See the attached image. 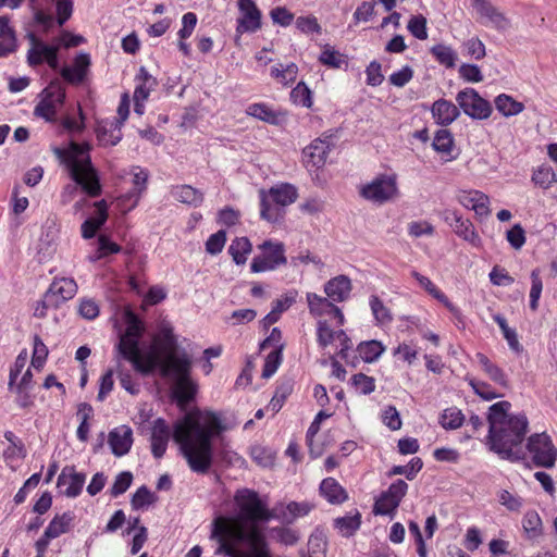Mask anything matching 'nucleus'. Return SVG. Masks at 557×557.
Returning a JSON list of instances; mask_svg holds the SVG:
<instances>
[{
	"label": "nucleus",
	"instance_id": "obj_1",
	"mask_svg": "<svg viewBox=\"0 0 557 557\" xmlns=\"http://www.w3.org/2000/svg\"><path fill=\"white\" fill-rule=\"evenodd\" d=\"M226 431L219 413L212 410H193L177 420L173 428V440L180 445L189 468L197 473H207L212 466V440Z\"/></svg>",
	"mask_w": 557,
	"mask_h": 557
},
{
	"label": "nucleus",
	"instance_id": "obj_2",
	"mask_svg": "<svg viewBox=\"0 0 557 557\" xmlns=\"http://www.w3.org/2000/svg\"><path fill=\"white\" fill-rule=\"evenodd\" d=\"M511 404L506 400L498 401L490 407L488 443L491 450L500 458L512 462L524 459L525 453L521 444L528 431L525 414L510 416L508 411Z\"/></svg>",
	"mask_w": 557,
	"mask_h": 557
},
{
	"label": "nucleus",
	"instance_id": "obj_3",
	"mask_svg": "<svg viewBox=\"0 0 557 557\" xmlns=\"http://www.w3.org/2000/svg\"><path fill=\"white\" fill-rule=\"evenodd\" d=\"M210 537L219 543L216 554L228 557H270L265 537L255 528H242L237 521L214 519Z\"/></svg>",
	"mask_w": 557,
	"mask_h": 557
},
{
	"label": "nucleus",
	"instance_id": "obj_4",
	"mask_svg": "<svg viewBox=\"0 0 557 557\" xmlns=\"http://www.w3.org/2000/svg\"><path fill=\"white\" fill-rule=\"evenodd\" d=\"M89 146L72 143L67 150L57 149L55 152L62 163H64L73 181L79 185L83 190L91 197H96L101 191L98 176L91 165L88 156Z\"/></svg>",
	"mask_w": 557,
	"mask_h": 557
},
{
	"label": "nucleus",
	"instance_id": "obj_5",
	"mask_svg": "<svg viewBox=\"0 0 557 557\" xmlns=\"http://www.w3.org/2000/svg\"><path fill=\"white\" fill-rule=\"evenodd\" d=\"M127 327L120 336L117 350L127 361L132 362L134 369L141 374H149L158 366L157 354L143 355L139 349V338L143 335L144 327L138 317L132 312L125 313Z\"/></svg>",
	"mask_w": 557,
	"mask_h": 557
},
{
	"label": "nucleus",
	"instance_id": "obj_6",
	"mask_svg": "<svg viewBox=\"0 0 557 557\" xmlns=\"http://www.w3.org/2000/svg\"><path fill=\"white\" fill-rule=\"evenodd\" d=\"M234 502L239 510L236 518L218 517L227 521H237L242 528L250 530L255 528L261 536H264L262 531L258 528V522H268L274 519L273 509H269L259 494L249 488L237 490L234 495Z\"/></svg>",
	"mask_w": 557,
	"mask_h": 557
},
{
	"label": "nucleus",
	"instance_id": "obj_7",
	"mask_svg": "<svg viewBox=\"0 0 557 557\" xmlns=\"http://www.w3.org/2000/svg\"><path fill=\"white\" fill-rule=\"evenodd\" d=\"M191 363L190 356H184L180 359L172 358L168 366L160 369L162 376L174 380L173 394L183 409L195 399L197 393V384L190 377Z\"/></svg>",
	"mask_w": 557,
	"mask_h": 557
},
{
	"label": "nucleus",
	"instance_id": "obj_8",
	"mask_svg": "<svg viewBox=\"0 0 557 557\" xmlns=\"http://www.w3.org/2000/svg\"><path fill=\"white\" fill-rule=\"evenodd\" d=\"M27 354L25 350L21 351L10 371L9 388L15 394L17 404L21 407H27L33 404V371L35 367V347L30 356V363L26 367Z\"/></svg>",
	"mask_w": 557,
	"mask_h": 557
},
{
	"label": "nucleus",
	"instance_id": "obj_9",
	"mask_svg": "<svg viewBox=\"0 0 557 557\" xmlns=\"http://www.w3.org/2000/svg\"><path fill=\"white\" fill-rule=\"evenodd\" d=\"M262 255L252 259L250 269L253 273L273 271L287 263L285 246L281 242L264 240L258 246Z\"/></svg>",
	"mask_w": 557,
	"mask_h": 557
},
{
	"label": "nucleus",
	"instance_id": "obj_10",
	"mask_svg": "<svg viewBox=\"0 0 557 557\" xmlns=\"http://www.w3.org/2000/svg\"><path fill=\"white\" fill-rule=\"evenodd\" d=\"M527 449L536 467H554L557 459V448L547 433L543 432L532 434L528 438Z\"/></svg>",
	"mask_w": 557,
	"mask_h": 557
},
{
	"label": "nucleus",
	"instance_id": "obj_11",
	"mask_svg": "<svg viewBox=\"0 0 557 557\" xmlns=\"http://www.w3.org/2000/svg\"><path fill=\"white\" fill-rule=\"evenodd\" d=\"M398 194L395 175L381 174L360 189V196L374 203H385Z\"/></svg>",
	"mask_w": 557,
	"mask_h": 557
},
{
	"label": "nucleus",
	"instance_id": "obj_12",
	"mask_svg": "<svg viewBox=\"0 0 557 557\" xmlns=\"http://www.w3.org/2000/svg\"><path fill=\"white\" fill-rule=\"evenodd\" d=\"M41 100L37 104V116L47 122L55 121L57 111L62 107L65 92L60 82H52L41 92Z\"/></svg>",
	"mask_w": 557,
	"mask_h": 557
},
{
	"label": "nucleus",
	"instance_id": "obj_13",
	"mask_svg": "<svg viewBox=\"0 0 557 557\" xmlns=\"http://www.w3.org/2000/svg\"><path fill=\"white\" fill-rule=\"evenodd\" d=\"M459 108L470 117L485 120L492 113L490 102L483 99L473 88H466L457 94Z\"/></svg>",
	"mask_w": 557,
	"mask_h": 557
},
{
	"label": "nucleus",
	"instance_id": "obj_14",
	"mask_svg": "<svg viewBox=\"0 0 557 557\" xmlns=\"http://www.w3.org/2000/svg\"><path fill=\"white\" fill-rule=\"evenodd\" d=\"M76 292L77 285L73 278H55L42 297V308L58 307L60 304L73 298Z\"/></svg>",
	"mask_w": 557,
	"mask_h": 557
},
{
	"label": "nucleus",
	"instance_id": "obj_15",
	"mask_svg": "<svg viewBox=\"0 0 557 557\" xmlns=\"http://www.w3.org/2000/svg\"><path fill=\"white\" fill-rule=\"evenodd\" d=\"M73 520V516L70 512H64L61 516H55L47 529L44 532V535L37 540V557H44V552L46 550L49 542L53 539L59 537L60 535L70 531V525Z\"/></svg>",
	"mask_w": 557,
	"mask_h": 557
},
{
	"label": "nucleus",
	"instance_id": "obj_16",
	"mask_svg": "<svg viewBox=\"0 0 557 557\" xmlns=\"http://www.w3.org/2000/svg\"><path fill=\"white\" fill-rule=\"evenodd\" d=\"M238 9L242 16L238 18L237 33H255L260 29L261 12L253 0H238Z\"/></svg>",
	"mask_w": 557,
	"mask_h": 557
},
{
	"label": "nucleus",
	"instance_id": "obj_17",
	"mask_svg": "<svg viewBox=\"0 0 557 557\" xmlns=\"http://www.w3.org/2000/svg\"><path fill=\"white\" fill-rule=\"evenodd\" d=\"M160 335L162 337V356L157 355V368L161 369V367L168 366L172 358L180 359L183 358L184 356H189L186 351H177V339L173 333V329L170 325H163L160 330Z\"/></svg>",
	"mask_w": 557,
	"mask_h": 557
},
{
	"label": "nucleus",
	"instance_id": "obj_18",
	"mask_svg": "<svg viewBox=\"0 0 557 557\" xmlns=\"http://www.w3.org/2000/svg\"><path fill=\"white\" fill-rule=\"evenodd\" d=\"M84 473L76 472L74 467H65L58 478V487L67 497H76L81 494L85 484Z\"/></svg>",
	"mask_w": 557,
	"mask_h": 557
},
{
	"label": "nucleus",
	"instance_id": "obj_19",
	"mask_svg": "<svg viewBox=\"0 0 557 557\" xmlns=\"http://www.w3.org/2000/svg\"><path fill=\"white\" fill-rule=\"evenodd\" d=\"M314 505L308 502H290L287 505L278 504L273 508L274 519L281 520L284 524L293 523L297 518L307 516Z\"/></svg>",
	"mask_w": 557,
	"mask_h": 557
},
{
	"label": "nucleus",
	"instance_id": "obj_20",
	"mask_svg": "<svg viewBox=\"0 0 557 557\" xmlns=\"http://www.w3.org/2000/svg\"><path fill=\"white\" fill-rule=\"evenodd\" d=\"M331 136L314 139L304 149V161L307 165L321 168L326 162L327 153L331 149Z\"/></svg>",
	"mask_w": 557,
	"mask_h": 557
},
{
	"label": "nucleus",
	"instance_id": "obj_21",
	"mask_svg": "<svg viewBox=\"0 0 557 557\" xmlns=\"http://www.w3.org/2000/svg\"><path fill=\"white\" fill-rule=\"evenodd\" d=\"M171 437V430L165 420L158 418L153 421L151 429V451L154 458H161L166 450Z\"/></svg>",
	"mask_w": 557,
	"mask_h": 557
},
{
	"label": "nucleus",
	"instance_id": "obj_22",
	"mask_svg": "<svg viewBox=\"0 0 557 557\" xmlns=\"http://www.w3.org/2000/svg\"><path fill=\"white\" fill-rule=\"evenodd\" d=\"M109 445L117 457L126 455L133 445V431L127 425H120L109 433Z\"/></svg>",
	"mask_w": 557,
	"mask_h": 557
},
{
	"label": "nucleus",
	"instance_id": "obj_23",
	"mask_svg": "<svg viewBox=\"0 0 557 557\" xmlns=\"http://www.w3.org/2000/svg\"><path fill=\"white\" fill-rule=\"evenodd\" d=\"M458 201L463 207L475 211L479 215H487L490 213L488 197L479 190L461 191L458 195Z\"/></svg>",
	"mask_w": 557,
	"mask_h": 557
},
{
	"label": "nucleus",
	"instance_id": "obj_24",
	"mask_svg": "<svg viewBox=\"0 0 557 557\" xmlns=\"http://www.w3.org/2000/svg\"><path fill=\"white\" fill-rule=\"evenodd\" d=\"M431 111L436 123L442 126L450 125L460 114L458 107L446 99L434 101Z\"/></svg>",
	"mask_w": 557,
	"mask_h": 557
},
{
	"label": "nucleus",
	"instance_id": "obj_25",
	"mask_svg": "<svg viewBox=\"0 0 557 557\" xmlns=\"http://www.w3.org/2000/svg\"><path fill=\"white\" fill-rule=\"evenodd\" d=\"M351 290V281L346 275H338L330 280L325 286L324 292L327 297L335 302H342L349 297Z\"/></svg>",
	"mask_w": 557,
	"mask_h": 557
},
{
	"label": "nucleus",
	"instance_id": "obj_26",
	"mask_svg": "<svg viewBox=\"0 0 557 557\" xmlns=\"http://www.w3.org/2000/svg\"><path fill=\"white\" fill-rule=\"evenodd\" d=\"M5 440L9 442L8 448L3 451V458L7 465L15 469L17 461L26 456V449L23 442L11 431L4 433Z\"/></svg>",
	"mask_w": 557,
	"mask_h": 557
},
{
	"label": "nucleus",
	"instance_id": "obj_27",
	"mask_svg": "<svg viewBox=\"0 0 557 557\" xmlns=\"http://www.w3.org/2000/svg\"><path fill=\"white\" fill-rule=\"evenodd\" d=\"M96 207V216L87 219L82 224V235L84 238H92L97 231L104 224L108 219V208L104 200L97 201L95 203Z\"/></svg>",
	"mask_w": 557,
	"mask_h": 557
},
{
	"label": "nucleus",
	"instance_id": "obj_28",
	"mask_svg": "<svg viewBox=\"0 0 557 557\" xmlns=\"http://www.w3.org/2000/svg\"><path fill=\"white\" fill-rule=\"evenodd\" d=\"M320 493L331 504H342L348 498L345 488L334 478H326L321 482Z\"/></svg>",
	"mask_w": 557,
	"mask_h": 557
},
{
	"label": "nucleus",
	"instance_id": "obj_29",
	"mask_svg": "<svg viewBox=\"0 0 557 557\" xmlns=\"http://www.w3.org/2000/svg\"><path fill=\"white\" fill-rule=\"evenodd\" d=\"M171 194L175 200L194 207H198L203 201V194L190 185L175 186Z\"/></svg>",
	"mask_w": 557,
	"mask_h": 557
},
{
	"label": "nucleus",
	"instance_id": "obj_30",
	"mask_svg": "<svg viewBox=\"0 0 557 557\" xmlns=\"http://www.w3.org/2000/svg\"><path fill=\"white\" fill-rule=\"evenodd\" d=\"M267 196L272 200L273 203L286 207L297 199V189L289 184H282L277 187H272Z\"/></svg>",
	"mask_w": 557,
	"mask_h": 557
},
{
	"label": "nucleus",
	"instance_id": "obj_31",
	"mask_svg": "<svg viewBox=\"0 0 557 557\" xmlns=\"http://www.w3.org/2000/svg\"><path fill=\"white\" fill-rule=\"evenodd\" d=\"M476 13L481 17L486 18L487 22L497 29H506L509 27V20L488 1L479 8Z\"/></svg>",
	"mask_w": 557,
	"mask_h": 557
},
{
	"label": "nucleus",
	"instance_id": "obj_32",
	"mask_svg": "<svg viewBox=\"0 0 557 557\" xmlns=\"http://www.w3.org/2000/svg\"><path fill=\"white\" fill-rule=\"evenodd\" d=\"M96 133L99 143L103 146H115L122 139L121 126L116 122L110 123V127L107 123L98 124Z\"/></svg>",
	"mask_w": 557,
	"mask_h": 557
},
{
	"label": "nucleus",
	"instance_id": "obj_33",
	"mask_svg": "<svg viewBox=\"0 0 557 557\" xmlns=\"http://www.w3.org/2000/svg\"><path fill=\"white\" fill-rule=\"evenodd\" d=\"M260 215L263 220L270 223H276L283 218L284 207L273 203L272 200H270V198L267 196V193L264 190L260 191Z\"/></svg>",
	"mask_w": 557,
	"mask_h": 557
},
{
	"label": "nucleus",
	"instance_id": "obj_34",
	"mask_svg": "<svg viewBox=\"0 0 557 557\" xmlns=\"http://www.w3.org/2000/svg\"><path fill=\"white\" fill-rule=\"evenodd\" d=\"M251 251L252 245L247 237H236L228 247V253L238 265L246 263L247 257Z\"/></svg>",
	"mask_w": 557,
	"mask_h": 557
},
{
	"label": "nucleus",
	"instance_id": "obj_35",
	"mask_svg": "<svg viewBox=\"0 0 557 557\" xmlns=\"http://www.w3.org/2000/svg\"><path fill=\"white\" fill-rule=\"evenodd\" d=\"M58 50L59 46L47 45L37 38V65L47 62L51 69H59Z\"/></svg>",
	"mask_w": 557,
	"mask_h": 557
},
{
	"label": "nucleus",
	"instance_id": "obj_36",
	"mask_svg": "<svg viewBox=\"0 0 557 557\" xmlns=\"http://www.w3.org/2000/svg\"><path fill=\"white\" fill-rule=\"evenodd\" d=\"M361 524V515L358 510H355L352 515L336 518L334 520L335 528L339 531L343 536H351Z\"/></svg>",
	"mask_w": 557,
	"mask_h": 557
},
{
	"label": "nucleus",
	"instance_id": "obj_37",
	"mask_svg": "<svg viewBox=\"0 0 557 557\" xmlns=\"http://www.w3.org/2000/svg\"><path fill=\"white\" fill-rule=\"evenodd\" d=\"M454 232L465 240L469 242L474 247H480L482 244L481 237L475 232L473 224L470 220L460 219L459 222L453 227Z\"/></svg>",
	"mask_w": 557,
	"mask_h": 557
},
{
	"label": "nucleus",
	"instance_id": "obj_38",
	"mask_svg": "<svg viewBox=\"0 0 557 557\" xmlns=\"http://www.w3.org/2000/svg\"><path fill=\"white\" fill-rule=\"evenodd\" d=\"M384 349L382 343L375 339L362 342L358 345L360 357L368 363L375 361L383 354Z\"/></svg>",
	"mask_w": 557,
	"mask_h": 557
},
{
	"label": "nucleus",
	"instance_id": "obj_39",
	"mask_svg": "<svg viewBox=\"0 0 557 557\" xmlns=\"http://www.w3.org/2000/svg\"><path fill=\"white\" fill-rule=\"evenodd\" d=\"M247 114L269 124L278 123L277 114L264 103H252L247 110Z\"/></svg>",
	"mask_w": 557,
	"mask_h": 557
},
{
	"label": "nucleus",
	"instance_id": "obj_40",
	"mask_svg": "<svg viewBox=\"0 0 557 557\" xmlns=\"http://www.w3.org/2000/svg\"><path fill=\"white\" fill-rule=\"evenodd\" d=\"M496 109L505 116L517 115L523 110V104L513 100L510 96L505 94L499 95L495 99Z\"/></svg>",
	"mask_w": 557,
	"mask_h": 557
},
{
	"label": "nucleus",
	"instance_id": "obj_41",
	"mask_svg": "<svg viewBox=\"0 0 557 557\" xmlns=\"http://www.w3.org/2000/svg\"><path fill=\"white\" fill-rule=\"evenodd\" d=\"M431 53L435 57L438 63L448 69L456 65L457 53L449 46L442 44L435 45L431 48Z\"/></svg>",
	"mask_w": 557,
	"mask_h": 557
},
{
	"label": "nucleus",
	"instance_id": "obj_42",
	"mask_svg": "<svg viewBox=\"0 0 557 557\" xmlns=\"http://www.w3.org/2000/svg\"><path fill=\"white\" fill-rule=\"evenodd\" d=\"M494 321L500 327V330L503 332V335L506 338L510 349L513 350L515 352H518V354L521 352L522 351V346L520 345V343L518 341L517 333H516V331L513 329H510L508 326L506 319L503 315H500V314H495L494 315Z\"/></svg>",
	"mask_w": 557,
	"mask_h": 557
},
{
	"label": "nucleus",
	"instance_id": "obj_43",
	"mask_svg": "<svg viewBox=\"0 0 557 557\" xmlns=\"http://www.w3.org/2000/svg\"><path fill=\"white\" fill-rule=\"evenodd\" d=\"M522 525L530 539H535L542 534V520L535 510L525 512Z\"/></svg>",
	"mask_w": 557,
	"mask_h": 557
},
{
	"label": "nucleus",
	"instance_id": "obj_44",
	"mask_svg": "<svg viewBox=\"0 0 557 557\" xmlns=\"http://www.w3.org/2000/svg\"><path fill=\"white\" fill-rule=\"evenodd\" d=\"M421 458L414 457L407 466H394L387 473L388 476L404 474L408 480H413L416 474L422 469Z\"/></svg>",
	"mask_w": 557,
	"mask_h": 557
},
{
	"label": "nucleus",
	"instance_id": "obj_45",
	"mask_svg": "<svg viewBox=\"0 0 557 557\" xmlns=\"http://www.w3.org/2000/svg\"><path fill=\"white\" fill-rule=\"evenodd\" d=\"M532 182L541 188L547 189L556 182V173L548 165H541L534 170Z\"/></svg>",
	"mask_w": 557,
	"mask_h": 557
},
{
	"label": "nucleus",
	"instance_id": "obj_46",
	"mask_svg": "<svg viewBox=\"0 0 557 557\" xmlns=\"http://www.w3.org/2000/svg\"><path fill=\"white\" fill-rule=\"evenodd\" d=\"M326 540L322 533H313L308 541V553L302 557H325Z\"/></svg>",
	"mask_w": 557,
	"mask_h": 557
},
{
	"label": "nucleus",
	"instance_id": "obj_47",
	"mask_svg": "<svg viewBox=\"0 0 557 557\" xmlns=\"http://www.w3.org/2000/svg\"><path fill=\"white\" fill-rule=\"evenodd\" d=\"M282 351L283 345H278L267 356L262 377L269 379L276 372L282 362Z\"/></svg>",
	"mask_w": 557,
	"mask_h": 557
},
{
	"label": "nucleus",
	"instance_id": "obj_48",
	"mask_svg": "<svg viewBox=\"0 0 557 557\" xmlns=\"http://www.w3.org/2000/svg\"><path fill=\"white\" fill-rule=\"evenodd\" d=\"M465 417L460 409L456 407L447 408L441 417V424L445 429L455 430L462 425Z\"/></svg>",
	"mask_w": 557,
	"mask_h": 557
},
{
	"label": "nucleus",
	"instance_id": "obj_49",
	"mask_svg": "<svg viewBox=\"0 0 557 557\" xmlns=\"http://www.w3.org/2000/svg\"><path fill=\"white\" fill-rule=\"evenodd\" d=\"M307 301L310 312L315 315L329 313L330 309L333 308L332 301L313 293L307 295Z\"/></svg>",
	"mask_w": 557,
	"mask_h": 557
},
{
	"label": "nucleus",
	"instance_id": "obj_50",
	"mask_svg": "<svg viewBox=\"0 0 557 557\" xmlns=\"http://www.w3.org/2000/svg\"><path fill=\"white\" fill-rule=\"evenodd\" d=\"M453 144L454 139L451 133L446 128H442L436 132L432 146L438 152L449 153L451 151Z\"/></svg>",
	"mask_w": 557,
	"mask_h": 557
},
{
	"label": "nucleus",
	"instance_id": "obj_51",
	"mask_svg": "<svg viewBox=\"0 0 557 557\" xmlns=\"http://www.w3.org/2000/svg\"><path fill=\"white\" fill-rule=\"evenodd\" d=\"M298 67L295 63L287 64L285 67L273 66L271 69V76L280 83L287 85L294 83L297 76Z\"/></svg>",
	"mask_w": 557,
	"mask_h": 557
},
{
	"label": "nucleus",
	"instance_id": "obj_52",
	"mask_svg": "<svg viewBox=\"0 0 557 557\" xmlns=\"http://www.w3.org/2000/svg\"><path fill=\"white\" fill-rule=\"evenodd\" d=\"M370 307L372 313L379 324H387L392 322L393 317L388 308L380 300L377 296H372L370 299Z\"/></svg>",
	"mask_w": 557,
	"mask_h": 557
},
{
	"label": "nucleus",
	"instance_id": "obj_53",
	"mask_svg": "<svg viewBox=\"0 0 557 557\" xmlns=\"http://www.w3.org/2000/svg\"><path fill=\"white\" fill-rule=\"evenodd\" d=\"M351 385L356 392L362 395H369L375 389V381L372 376L364 373H357L351 377Z\"/></svg>",
	"mask_w": 557,
	"mask_h": 557
},
{
	"label": "nucleus",
	"instance_id": "obj_54",
	"mask_svg": "<svg viewBox=\"0 0 557 557\" xmlns=\"http://www.w3.org/2000/svg\"><path fill=\"white\" fill-rule=\"evenodd\" d=\"M319 61L323 63L326 66L333 67V69H341L345 61L344 54L339 53L338 51L334 50L330 46H326L324 50L322 51Z\"/></svg>",
	"mask_w": 557,
	"mask_h": 557
},
{
	"label": "nucleus",
	"instance_id": "obj_55",
	"mask_svg": "<svg viewBox=\"0 0 557 557\" xmlns=\"http://www.w3.org/2000/svg\"><path fill=\"white\" fill-rule=\"evenodd\" d=\"M408 491V484L398 479L389 485V487L382 493L386 498L391 499L394 504L399 506L401 499L405 497Z\"/></svg>",
	"mask_w": 557,
	"mask_h": 557
},
{
	"label": "nucleus",
	"instance_id": "obj_56",
	"mask_svg": "<svg viewBox=\"0 0 557 557\" xmlns=\"http://www.w3.org/2000/svg\"><path fill=\"white\" fill-rule=\"evenodd\" d=\"M531 290H530V308L535 311L539 307V299L541 297V293L543 289V282L540 277L539 269H535L531 272Z\"/></svg>",
	"mask_w": 557,
	"mask_h": 557
},
{
	"label": "nucleus",
	"instance_id": "obj_57",
	"mask_svg": "<svg viewBox=\"0 0 557 557\" xmlns=\"http://www.w3.org/2000/svg\"><path fill=\"white\" fill-rule=\"evenodd\" d=\"M408 30L420 40L428 38L426 18L423 15H416L410 18L407 26Z\"/></svg>",
	"mask_w": 557,
	"mask_h": 557
},
{
	"label": "nucleus",
	"instance_id": "obj_58",
	"mask_svg": "<svg viewBox=\"0 0 557 557\" xmlns=\"http://www.w3.org/2000/svg\"><path fill=\"white\" fill-rule=\"evenodd\" d=\"M226 242V232L223 230L212 234L206 242V251L210 255L220 253Z\"/></svg>",
	"mask_w": 557,
	"mask_h": 557
},
{
	"label": "nucleus",
	"instance_id": "obj_59",
	"mask_svg": "<svg viewBox=\"0 0 557 557\" xmlns=\"http://www.w3.org/2000/svg\"><path fill=\"white\" fill-rule=\"evenodd\" d=\"M154 502L153 494L148 490L147 486H140L132 497L131 504L134 509L143 508Z\"/></svg>",
	"mask_w": 557,
	"mask_h": 557
},
{
	"label": "nucleus",
	"instance_id": "obj_60",
	"mask_svg": "<svg viewBox=\"0 0 557 557\" xmlns=\"http://www.w3.org/2000/svg\"><path fill=\"white\" fill-rule=\"evenodd\" d=\"M506 238L513 249L519 250L525 244V232L520 224H515L507 231Z\"/></svg>",
	"mask_w": 557,
	"mask_h": 557
},
{
	"label": "nucleus",
	"instance_id": "obj_61",
	"mask_svg": "<svg viewBox=\"0 0 557 557\" xmlns=\"http://www.w3.org/2000/svg\"><path fill=\"white\" fill-rule=\"evenodd\" d=\"M133 481V474L128 471L121 472L111 487V495L116 497L127 491Z\"/></svg>",
	"mask_w": 557,
	"mask_h": 557
},
{
	"label": "nucleus",
	"instance_id": "obj_62",
	"mask_svg": "<svg viewBox=\"0 0 557 557\" xmlns=\"http://www.w3.org/2000/svg\"><path fill=\"white\" fill-rule=\"evenodd\" d=\"M271 532L274 534L275 539L284 545H294L299 540L298 533L288 528L277 527L273 528Z\"/></svg>",
	"mask_w": 557,
	"mask_h": 557
},
{
	"label": "nucleus",
	"instance_id": "obj_63",
	"mask_svg": "<svg viewBox=\"0 0 557 557\" xmlns=\"http://www.w3.org/2000/svg\"><path fill=\"white\" fill-rule=\"evenodd\" d=\"M408 233L414 238L423 235L432 236L434 234V226L428 221H413L408 224Z\"/></svg>",
	"mask_w": 557,
	"mask_h": 557
},
{
	"label": "nucleus",
	"instance_id": "obj_64",
	"mask_svg": "<svg viewBox=\"0 0 557 557\" xmlns=\"http://www.w3.org/2000/svg\"><path fill=\"white\" fill-rule=\"evenodd\" d=\"M252 459L261 467H270L274 463V455L262 446H253L250 453Z\"/></svg>",
	"mask_w": 557,
	"mask_h": 557
}]
</instances>
